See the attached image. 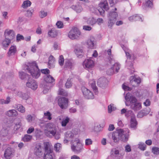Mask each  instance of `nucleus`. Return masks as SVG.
<instances>
[{
  "instance_id": "7c9ffc66",
  "label": "nucleus",
  "mask_w": 159,
  "mask_h": 159,
  "mask_svg": "<svg viewBox=\"0 0 159 159\" xmlns=\"http://www.w3.org/2000/svg\"><path fill=\"white\" fill-rule=\"evenodd\" d=\"M94 38H91L90 39H89L87 40V44L89 48H93L94 46Z\"/></svg>"
},
{
  "instance_id": "20e7f679",
  "label": "nucleus",
  "mask_w": 159,
  "mask_h": 159,
  "mask_svg": "<svg viewBox=\"0 0 159 159\" xmlns=\"http://www.w3.org/2000/svg\"><path fill=\"white\" fill-rule=\"evenodd\" d=\"M58 103L61 109H66L68 107V100L65 97H61L58 99Z\"/></svg>"
},
{
  "instance_id": "f3484780",
  "label": "nucleus",
  "mask_w": 159,
  "mask_h": 159,
  "mask_svg": "<svg viewBox=\"0 0 159 159\" xmlns=\"http://www.w3.org/2000/svg\"><path fill=\"white\" fill-rule=\"evenodd\" d=\"M44 148V153H51L53 152L52 148V147L49 142H45L43 144Z\"/></svg>"
},
{
  "instance_id": "de8ad7c7",
  "label": "nucleus",
  "mask_w": 159,
  "mask_h": 159,
  "mask_svg": "<svg viewBox=\"0 0 159 159\" xmlns=\"http://www.w3.org/2000/svg\"><path fill=\"white\" fill-rule=\"evenodd\" d=\"M52 114L49 111H47L46 112L44 113V116L45 118L50 120L52 119L51 117Z\"/></svg>"
},
{
  "instance_id": "864d4df0",
  "label": "nucleus",
  "mask_w": 159,
  "mask_h": 159,
  "mask_svg": "<svg viewBox=\"0 0 159 159\" xmlns=\"http://www.w3.org/2000/svg\"><path fill=\"white\" fill-rule=\"evenodd\" d=\"M152 152L154 154L157 155L159 153V148L153 147L152 148Z\"/></svg>"
},
{
  "instance_id": "603ef678",
  "label": "nucleus",
  "mask_w": 159,
  "mask_h": 159,
  "mask_svg": "<svg viewBox=\"0 0 159 159\" xmlns=\"http://www.w3.org/2000/svg\"><path fill=\"white\" fill-rule=\"evenodd\" d=\"M116 108L114 107V104H111L108 106V111L109 113H111L113 111L116 110Z\"/></svg>"
},
{
  "instance_id": "13d9d810",
  "label": "nucleus",
  "mask_w": 159,
  "mask_h": 159,
  "mask_svg": "<svg viewBox=\"0 0 159 159\" xmlns=\"http://www.w3.org/2000/svg\"><path fill=\"white\" fill-rule=\"evenodd\" d=\"M8 134V131L6 129H2L1 130V134L2 136H5Z\"/></svg>"
},
{
  "instance_id": "0e129e2a",
  "label": "nucleus",
  "mask_w": 159,
  "mask_h": 159,
  "mask_svg": "<svg viewBox=\"0 0 159 159\" xmlns=\"http://www.w3.org/2000/svg\"><path fill=\"white\" fill-rule=\"evenodd\" d=\"M41 72L42 73L45 74H48L50 73L49 70L47 68L41 69Z\"/></svg>"
},
{
  "instance_id": "2eb2a0df",
  "label": "nucleus",
  "mask_w": 159,
  "mask_h": 159,
  "mask_svg": "<svg viewBox=\"0 0 159 159\" xmlns=\"http://www.w3.org/2000/svg\"><path fill=\"white\" fill-rule=\"evenodd\" d=\"M5 38L11 40L13 39L15 37L14 32L12 30H6L5 31Z\"/></svg>"
},
{
  "instance_id": "7ed1b4c3",
  "label": "nucleus",
  "mask_w": 159,
  "mask_h": 159,
  "mask_svg": "<svg viewBox=\"0 0 159 159\" xmlns=\"http://www.w3.org/2000/svg\"><path fill=\"white\" fill-rule=\"evenodd\" d=\"M92 57L85 59L83 62V66L88 70H91L94 66V61Z\"/></svg>"
},
{
  "instance_id": "39448f33",
  "label": "nucleus",
  "mask_w": 159,
  "mask_h": 159,
  "mask_svg": "<svg viewBox=\"0 0 159 159\" xmlns=\"http://www.w3.org/2000/svg\"><path fill=\"white\" fill-rule=\"evenodd\" d=\"M71 148L72 151L74 152L78 153L81 151L83 148V145L80 140H78L76 141V144L74 143L71 145Z\"/></svg>"
},
{
  "instance_id": "052dcab7",
  "label": "nucleus",
  "mask_w": 159,
  "mask_h": 159,
  "mask_svg": "<svg viewBox=\"0 0 159 159\" xmlns=\"http://www.w3.org/2000/svg\"><path fill=\"white\" fill-rule=\"evenodd\" d=\"M93 143V141L91 139H87L85 140V144L86 145H89L92 144Z\"/></svg>"
},
{
  "instance_id": "ddd939ff",
  "label": "nucleus",
  "mask_w": 159,
  "mask_h": 159,
  "mask_svg": "<svg viewBox=\"0 0 159 159\" xmlns=\"http://www.w3.org/2000/svg\"><path fill=\"white\" fill-rule=\"evenodd\" d=\"M120 140L126 142L128 140L129 134L127 133L125 134L124 131L122 129H119Z\"/></svg>"
},
{
  "instance_id": "338daca9",
  "label": "nucleus",
  "mask_w": 159,
  "mask_h": 159,
  "mask_svg": "<svg viewBox=\"0 0 159 159\" xmlns=\"http://www.w3.org/2000/svg\"><path fill=\"white\" fill-rule=\"evenodd\" d=\"M132 114H133L132 111L131 110H128L126 112L125 114V116L126 117H128L130 116Z\"/></svg>"
},
{
  "instance_id": "c03bdc74",
  "label": "nucleus",
  "mask_w": 159,
  "mask_h": 159,
  "mask_svg": "<svg viewBox=\"0 0 159 159\" xmlns=\"http://www.w3.org/2000/svg\"><path fill=\"white\" fill-rule=\"evenodd\" d=\"M34 11V10L32 8H30L27 11L26 13L25 14V16L29 17H30L32 16L33 13Z\"/></svg>"
},
{
  "instance_id": "cd10ccee",
  "label": "nucleus",
  "mask_w": 159,
  "mask_h": 159,
  "mask_svg": "<svg viewBox=\"0 0 159 159\" xmlns=\"http://www.w3.org/2000/svg\"><path fill=\"white\" fill-rule=\"evenodd\" d=\"M96 94L98 93L97 88L96 86L95 81L94 80H90L89 83Z\"/></svg>"
},
{
  "instance_id": "680f3d73",
  "label": "nucleus",
  "mask_w": 159,
  "mask_h": 159,
  "mask_svg": "<svg viewBox=\"0 0 159 159\" xmlns=\"http://www.w3.org/2000/svg\"><path fill=\"white\" fill-rule=\"evenodd\" d=\"M47 15V13L46 12L44 11H41L40 12V16L41 18H43Z\"/></svg>"
},
{
  "instance_id": "393cba45",
  "label": "nucleus",
  "mask_w": 159,
  "mask_h": 159,
  "mask_svg": "<svg viewBox=\"0 0 159 159\" xmlns=\"http://www.w3.org/2000/svg\"><path fill=\"white\" fill-rule=\"evenodd\" d=\"M74 52L77 56L80 58L84 54L83 50L80 48H75Z\"/></svg>"
},
{
  "instance_id": "5701e85b",
  "label": "nucleus",
  "mask_w": 159,
  "mask_h": 159,
  "mask_svg": "<svg viewBox=\"0 0 159 159\" xmlns=\"http://www.w3.org/2000/svg\"><path fill=\"white\" fill-rule=\"evenodd\" d=\"M17 52L16 47L15 46H11L9 49L8 52V56H10L15 55Z\"/></svg>"
},
{
  "instance_id": "4468645a",
  "label": "nucleus",
  "mask_w": 159,
  "mask_h": 159,
  "mask_svg": "<svg viewBox=\"0 0 159 159\" xmlns=\"http://www.w3.org/2000/svg\"><path fill=\"white\" fill-rule=\"evenodd\" d=\"M125 99L127 102H130V104H134L137 102V100L135 97L132 96L129 93H127L125 96Z\"/></svg>"
},
{
  "instance_id": "37998d69",
  "label": "nucleus",
  "mask_w": 159,
  "mask_h": 159,
  "mask_svg": "<svg viewBox=\"0 0 159 159\" xmlns=\"http://www.w3.org/2000/svg\"><path fill=\"white\" fill-rule=\"evenodd\" d=\"M73 134L72 132L68 131L66 133L65 137L66 138L69 139L70 140V139H71L73 137Z\"/></svg>"
},
{
  "instance_id": "f257e3e1",
  "label": "nucleus",
  "mask_w": 159,
  "mask_h": 159,
  "mask_svg": "<svg viewBox=\"0 0 159 159\" xmlns=\"http://www.w3.org/2000/svg\"><path fill=\"white\" fill-rule=\"evenodd\" d=\"M28 72H29L33 78H38L40 75V73L38 66L35 62L30 63V66L27 68Z\"/></svg>"
},
{
  "instance_id": "bf43d9fd",
  "label": "nucleus",
  "mask_w": 159,
  "mask_h": 159,
  "mask_svg": "<svg viewBox=\"0 0 159 159\" xmlns=\"http://www.w3.org/2000/svg\"><path fill=\"white\" fill-rule=\"evenodd\" d=\"M56 25L58 28H61L63 27V24L61 21H58L57 22Z\"/></svg>"
},
{
  "instance_id": "9d476101",
  "label": "nucleus",
  "mask_w": 159,
  "mask_h": 159,
  "mask_svg": "<svg viewBox=\"0 0 159 159\" xmlns=\"http://www.w3.org/2000/svg\"><path fill=\"white\" fill-rule=\"evenodd\" d=\"M110 57V59L109 60L111 64H113L112 65L111 67L113 69L115 70V72L116 73L119 71L120 68V65L118 62H116L114 59L111 58V57Z\"/></svg>"
},
{
  "instance_id": "a211bd4d",
  "label": "nucleus",
  "mask_w": 159,
  "mask_h": 159,
  "mask_svg": "<svg viewBox=\"0 0 159 159\" xmlns=\"http://www.w3.org/2000/svg\"><path fill=\"white\" fill-rule=\"evenodd\" d=\"M55 58L52 56L51 55L49 57L48 65L49 68H53L55 67Z\"/></svg>"
},
{
  "instance_id": "f8f14e48",
  "label": "nucleus",
  "mask_w": 159,
  "mask_h": 159,
  "mask_svg": "<svg viewBox=\"0 0 159 159\" xmlns=\"http://www.w3.org/2000/svg\"><path fill=\"white\" fill-rule=\"evenodd\" d=\"M13 153L12 148L8 147L5 150L4 157L6 159H10L13 156Z\"/></svg>"
},
{
  "instance_id": "f03ea898",
  "label": "nucleus",
  "mask_w": 159,
  "mask_h": 159,
  "mask_svg": "<svg viewBox=\"0 0 159 159\" xmlns=\"http://www.w3.org/2000/svg\"><path fill=\"white\" fill-rule=\"evenodd\" d=\"M80 34V32L75 27L73 28L68 34V37L71 39H77Z\"/></svg>"
},
{
  "instance_id": "1a4fd4ad",
  "label": "nucleus",
  "mask_w": 159,
  "mask_h": 159,
  "mask_svg": "<svg viewBox=\"0 0 159 159\" xmlns=\"http://www.w3.org/2000/svg\"><path fill=\"white\" fill-rule=\"evenodd\" d=\"M26 86L33 90H35L38 88V85L35 81L30 78L26 84Z\"/></svg>"
},
{
  "instance_id": "e433bc0d",
  "label": "nucleus",
  "mask_w": 159,
  "mask_h": 159,
  "mask_svg": "<svg viewBox=\"0 0 159 159\" xmlns=\"http://www.w3.org/2000/svg\"><path fill=\"white\" fill-rule=\"evenodd\" d=\"M31 2L29 0H26L23 2L21 7L24 8H25L30 6Z\"/></svg>"
},
{
  "instance_id": "4c0bfd02",
  "label": "nucleus",
  "mask_w": 159,
  "mask_h": 159,
  "mask_svg": "<svg viewBox=\"0 0 159 159\" xmlns=\"http://www.w3.org/2000/svg\"><path fill=\"white\" fill-rule=\"evenodd\" d=\"M116 20L115 19H109V20L108 22V26L109 28L112 29V27L115 23Z\"/></svg>"
},
{
  "instance_id": "774afa93",
  "label": "nucleus",
  "mask_w": 159,
  "mask_h": 159,
  "mask_svg": "<svg viewBox=\"0 0 159 159\" xmlns=\"http://www.w3.org/2000/svg\"><path fill=\"white\" fill-rule=\"evenodd\" d=\"M125 151L126 152H129L131 151V148L130 146L128 144L125 146Z\"/></svg>"
},
{
  "instance_id": "58836bf2",
  "label": "nucleus",
  "mask_w": 159,
  "mask_h": 159,
  "mask_svg": "<svg viewBox=\"0 0 159 159\" xmlns=\"http://www.w3.org/2000/svg\"><path fill=\"white\" fill-rule=\"evenodd\" d=\"M11 40L10 39L5 38L4 40L2 42V46L5 47H8L11 43Z\"/></svg>"
},
{
  "instance_id": "c756f323",
  "label": "nucleus",
  "mask_w": 159,
  "mask_h": 159,
  "mask_svg": "<svg viewBox=\"0 0 159 159\" xmlns=\"http://www.w3.org/2000/svg\"><path fill=\"white\" fill-rule=\"evenodd\" d=\"M118 16V14L116 11H111L110 12L108 15L109 19L116 20V18Z\"/></svg>"
},
{
  "instance_id": "79ce46f5",
  "label": "nucleus",
  "mask_w": 159,
  "mask_h": 159,
  "mask_svg": "<svg viewBox=\"0 0 159 159\" xmlns=\"http://www.w3.org/2000/svg\"><path fill=\"white\" fill-rule=\"evenodd\" d=\"M32 136L28 134H25L22 139L25 142L29 141L32 139Z\"/></svg>"
},
{
  "instance_id": "423d86ee",
  "label": "nucleus",
  "mask_w": 159,
  "mask_h": 159,
  "mask_svg": "<svg viewBox=\"0 0 159 159\" xmlns=\"http://www.w3.org/2000/svg\"><path fill=\"white\" fill-rule=\"evenodd\" d=\"M98 8L99 12L100 14L102 16L104 15L105 11H107L109 9L108 4L106 1L101 2L99 4Z\"/></svg>"
},
{
  "instance_id": "9b49d317",
  "label": "nucleus",
  "mask_w": 159,
  "mask_h": 159,
  "mask_svg": "<svg viewBox=\"0 0 159 159\" xmlns=\"http://www.w3.org/2000/svg\"><path fill=\"white\" fill-rule=\"evenodd\" d=\"M125 105L126 106H130L131 109L134 111H139L142 108L141 103L138 102L132 104H128L127 103L125 102Z\"/></svg>"
},
{
  "instance_id": "6ab92c4d",
  "label": "nucleus",
  "mask_w": 159,
  "mask_h": 159,
  "mask_svg": "<svg viewBox=\"0 0 159 159\" xmlns=\"http://www.w3.org/2000/svg\"><path fill=\"white\" fill-rule=\"evenodd\" d=\"M17 95L20 97L21 98L27 100L30 98V93L28 92L23 93L21 92H18L17 93Z\"/></svg>"
},
{
  "instance_id": "5fc2aeb1",
  "label": "nucleus",
  "mask_w": 159,
  "mask_h": 159,
  "mask_svg": "<svg viewBox=\"0 0 159 159\" xmlns=\"http://www.w3.org/2000/svg\"><path fill=\"white\" fill-rule=\"evenodd\" d=\"M72 86V84L70 81V80L69 79H68L65 84V86L66 88H69Z\"/></svg>"
},
{
  "instance_id": "4be33fe9",
  "label": "nucleus",
  "mask_w": 159,
  "mask_h": 159,
  "mask_svg": "<svg viewBox=\"0 0 159 159\" xmlns=\"http://www.w3.org/2000/svg\"><path fill=\"white\" fill-rule=\"evenodd\" d=\"M15 107L17 110L21 113H24L25 111V107L21 104H16L15 105Z\"/></svg>"
},
{
  "instance_id": "a18cd8bd",
  "label": "nucleus",
  "mask_w": 159,
  "mask_h": 159,
  "mask_svg": "<svg viewBox=\"0 0 159 159\" xmlns=\"http://www.w3.org/2000/svg\"><path fill=\"white\" fill-rule=\"evenodd\" d=\"M58 94L59 95L65 96H67L68 95L67 93L62 89H59L58 91Z\"/></svg>"
},
{
  "instance_id": "c85d7f7f",
  "label": "nucleus",
  "mask_w": 159,
  "mask_h": 159,
  "mask_svg": "<svg viewBox=\"0 0 159 159\" xmlns=\"http://www.w3.org/2000/svg\"><path fill=\"white\" fill-rule=\"evenodd\" d=\"M73 66L72 63L69 60H66L65 61L64 68L67 69H71Z\"/></svg>"
},
{
  "instance_id": "69168bd1",
  "label": "nucleus",
  "mask_w": 159,
  "mask_h": 159,
  "mask_svg": "<svg viewBox=\"0 0 159 159\" xmlns=\"http://www.w3.org/2000/svg\"><path fill=\"white\" fill-rule=\"evenodd\" d=\"M83 29L86 31H90L91 30L92 28L91 26L88 25H84Z\"/></svg>"
},
{
  "instance_id": "3c124183",
  "label": "nucleus",
  "mask_w": 159,
  "mask_h": 159,
  "mask_svg": "<svg viewBox=\"0 0 159 159\" xmlns=\"http://www.w3.org/2000/svg\"><path fill=\"white\" fill-rule=\"evenodd\" d=\"M147 115L145 111H141L139 112L137 115V117L138 118H142L144 116Z\"/></svg>"
},
{
  "instance_id": "2f4dec72",
  "label": "nucleus",
  "mask_w": 159,
  "mask_h": 159,
  "mask_svg": "<svg viewBox=\"0 0 159 159\" xmlns=\"http://www.w3.org/2000/svg\"><path fill=\"white\" fill-rule=\"evenodd\" d=\"M71 8L75 11L77 13L80 12L82 10V7L78 5H72L71 7Z\"/></svg>"
},
{
  "instance_id": "72a5a7b5",
  "label": "nucleus",
  "mask_w": 159,
  "mask_h": 159,
  "mask_svg": "<svg viewBox=\"0 0 159 159\" xmlns=\"http://www.w3.org/2000/svg\"><path fill=\"white\" fill-rule=\"evenodd\" d=\"M53 152L44 153V159H53Z\"/></svg>"
},
{
  "instance_id": "f704fd0d",
  "label": "nucleus",
  "mask_w": 159,
  "mask_h": 159,
  "mask_svg": "<svg viewBox=\"0 0 159 159\" xmlns=\"http://www.w3.org/2000/svg\"><path fill=\"white\" fill-rule=\"evenodd\" d=\"M56 132V130L55 129H52L50 130H46L45 131V133L46 135L48 136H50V134L52 135L53 136L55 135Z\"/></svg>"
},
{
  "instance_id": "c9c22d12",
  "label": "nucleus",
  "mask_w": 159,
  "mask_h": 159,
  "mask_svg": "<svg viewBox=\"0 0 159 159\" xmlns=\"http://www.w3.org/2000/svg\"><path fill=\"white\" fill-rule=\"evenodd\" d=\"M106 79L105 78H99L97 82V84L100 86H102L106 82Z\"/></svg>"
},
{
  "instance_id": "bb28decb",
  "label": "nucleus",
  "mask_w": 159,
  "mask_h": 159,
  "mask_svg": "<svg viewBox=\"0 0 159 159\" xmlns=\"http://www.w3.org/2000/svg\"><path fill=\"white\" fill-rule=\"evenodd\" d=\"M57 31L54 28L52 29L48 32V35L51 37L54 38L57 35Z\"/></svg>"
},
{
  "instance_id": "473e14b6",
  "label": "nucleus",
  "mask_w": 159,
  "mask_h": 159,
  "mask_svg": "<svg viewBox=\"0 0 159 159\" xmlns=\"http://www.w3.org/2000/svg\"><path fill=\"white\" fill-rule=\"evenodd\" d=\"M70 118L68 116L64 118L61 121V125L63 127H65L67 124L69 122Z\"/></svg>"
},
{
  "instance_id": "6e6d98bb",
  "label": "nucleus",
  "mask_w": 159,
  "mask_h": 159,
  "mask_svg": "<svg viewBox=\"0 0 159 159\" xmlns=\"http://www.w3.org/2000/svg\"><path fill=\"white\" fill-rule=\"evenodd\" d=\"M64 60L63 56L62 55L60 56L59 58V63L60 66H61L63 65Z\"/></svg>"
},
{
  "instance_id": "dca6fc26",
  "label": "nucleus",
  "mask_w": 159,
  "mask_h": 159,
  "mask_svg": "<svg viewBox=\"0 0 159 159\" xmlns=\"http://www.w3.org/2000/svg\"><path fill=\"white\" fill-rule=\"evenodd\" d=\"M112 139L114 143H117L120 140V131L119 130L117 131L113 132L112 134Z\"/></svg>"
},
{
  "instance_id": "49530a36",
  "label": "nucleus",
  "mask_w": 159,
  "mask_h": 159,
  "mask_svg": "<svg viewBox=\"0 0 159 159\" xmlns=\"http://www.w3.org/2000/svg\"><path fill=\"white\" fill-rule=\"evenodd\" d=\"M146 147V145L143 143L140 142L139 144V148L141 150L144 151L145 150Z\"/></svg>"
},
{
  "instance_id": "aec40b11",
  "label": "nucleus",
  "mask_w": 159,
  "mask_h": 159,
  "mask_svg": "<svg viewBox=\"0 0 159 159\" xmlns=\"http://www.w3.org/2000/svg\"><path fill=\"white\" fill-rule=\"evenodd\" d=\"M130 84L133 86H135V84H133L134 82L137 84H139L140 83V80L139 78H137L134 76H131L130 77Z\"/></svg>"
},
{
  "instance_id": "e2e57ef3",
  "label": "nucleus",
  "mask_w": 159,
  "mask_h": 159,
  "mask_svg": "<svg viewBox=\"0 0 159 159\" xmlns=\"http://www.w3.org/2000/svg\"><path fill=\"white\" fill-rule=\"evenodd\" d=\"M122 87L123 89L125 91H130L131 90V89L130 88L125 85V84H122Z\"/></svg>"
},
{
  "instance_id": "0eeeda50",
  "label": "nucleus",
  "mask_w": 159,
  "mask_h": 159,
  "mask_svg": "<svg viewBox=\"0 0 159 159\" xmlns=\"http://www.w3.org/2000/svg\"><path fill=\"white\" fill-rule=\"evenodd\" d=\"M81 89L83 94L85 98L89 99H93L94 98L93 93L85 87H82Z\"/></svg>"
},
{
  "instance_id": "a19ab883",
  "label": "nucleus",
  "mask_w": 159,
  "mask_h": 159,
  "mask_svg": "<svg viewBox=\"0 0 159 159\" xmlns=\"http://www.w3.org/2000/svg\"><path fill=\"white\" fill-rule=\"evenodd\" d=\"M61 149V143H57L54 145V149L57 152H59Z\"/></svg>"
},
{
  "instance_id": "ea45409f",
  "label": "nucleus",
  "mask_w": 159,
  "mask_h": 159,
  "mask_svg": "<svg viewBox=\"0 0 159 159\" xmlns=\"http://www.w3.org/2000/svg\"><path fill=\"white\" fill-rule=\"evenodd\" d=\"M87 23L91 25H93L96 22V20L93 18H90L87 21Z\"/></svg>"
},
{
  "instance_id": "412c9836",
  "label": "nucleus",
  "mask_w": 159,
  "mask_h": 159,
  "mask_svg": "<svg viewBox=\"0 0 159 159\" xmlns=\"http://www.w3.org/2000/svg\"><path fill=\"white\" fill-rule=\"evenodd\" d=\"M6 114L10 117H15L18 115V113L15 110H10L7 112Z\"/></svg>"
},
{
  "instance_id": "b1692460",
  "label": "nucleus",
  "mask_w": 159,
  "mask_h": 159,
  "mask_svg": "<svg viewBox=\"0 0 159 159\" xmlns=\"http://www.w3.org/2000/svg\"><path fill=\"white\" fill-rule=\"evenodd\" d=\"M45 81L47 83H53L55 81V79L50 75H48L44 77Z\"/></svg>"
},
{
  "instance_id": "09e8293b",
  "label": "nucleus",
  "mask_w": 159,
  "mask_h": 159,
  "mask_svg": "<svg viewBox=\"0 0 159 159\" xmlns=\"http://www.w3.org/2000/svg\"><path fill=\"white\" fill-rule=\"evenodd\" d=\"M115 71L114 69H113L111 67L110 68L108 69L107 71V73L109 75H111L114 74H115L116 73L115 72Z\"/></svg>"
},
{
  "instance_id": "a878e982",
  "label": "nucleus",
  "mask_w": 159,
  "mask_h": 159,
  "mask_svg": "<svg viewBox=\"0 0 159 159\" xmlns=\"http://www.w3.org/2000/svg\"><path fill=\"white\" fill-rule=\"evenodd\" d=\"M137 124V121L134 115L131 116L130 120V127L132 128H134L136 127Z\"/></svg>"
},
{
  "instance_id": "6e6552de",
  "label": "nucleus",
  "mask_w": 159,
  "mask_h": 159,
  "mask_svg": "<svg viewBox=\"0 0 159 159\" xmlns=\"http://www.w3.org/2000/svg\"><path fill=\"white\" fill-rule=\"evenodd\" d=\"M43 149L40 143L36 145L34 148V153L39 157H42L43 155Z\"/></svg>"
},
{
  "instance_id": "4d7b16f0",
  "label": "nucleus",
  "mask_w": 159,
  "mask_h": 159,
  "mask_svg": "<svg viewBox=\"0 0 159 159\" xmlns=\"http://www.w3.org/2000/svg\"><path fill=\"white\" fill-rule=\"evenodd\" d=\"M21 124L20 122H19L17 123H16L14 126V129L16 130L19 129L21 127Z\"/></svg>"
},
{
  "instance_id": "8fccbe9b",
  "label": "nucleus",
  "mask_w": 159,
  "mask_h": 159,
  "mask_svg": "<svg viewBox=\"0 0 159 159\" xmlns=\"http://www.w3.org/2000/svg\"><path fill=\"white\" fill-rule=\"evenodd\" d=\"M27 75L24 72H19V77L21 79H24L25 78H26Z\"/></svg>"
}]
</instances>
